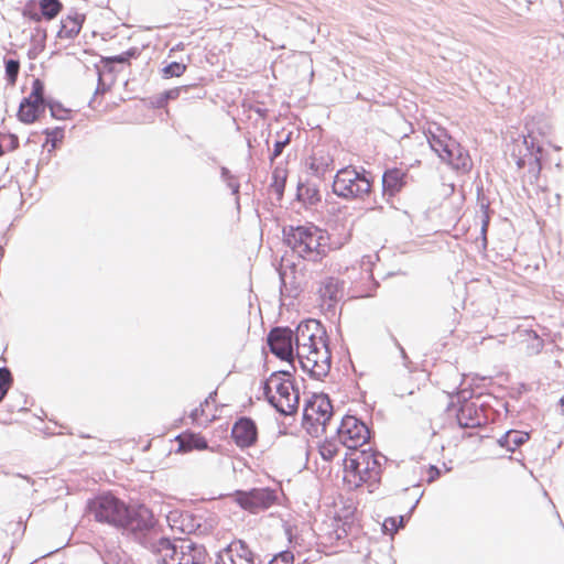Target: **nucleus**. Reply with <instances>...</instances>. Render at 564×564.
Returning a JSON list of instances; mask_svg holds the SVG:
<instances>
[{"mask_svg": "<svg viewBox=\"0 0 564 564\" xmlns=\"http://www.w3.org/2000/svg\"><path fill=\"white\" fill-rule=\"evenodd\" d=\"M318 452L323 459L329 462L337 456L339 452V446L337 442L334 440H324L318 445Z\"/></svg>", "mask_w": 564, "mask_h": 564, "instance_id": "28", "label": "nucleus"}, {"mask_svg": "<svg viewBox=\"0 0 564 564\" xmlns=\"http://www.w3.org/2000/svg\"><path fill=\"white\" fill-rule=\"evenodd\" d=\"M84 17L79 14L67 15L61 21V29L58 31L59 39H74L78 35L83 28Z\"/></svg>", "mask_w": 564, "mask_h": 564, "instance_id": "23", "label": "nucleus"}, {"mask_svg": "<svg viewBox=\"0 0 564 564\" xmlns=\"http://www.w3.org/2000/svg\"><path fill=\"white\" fill-rule=\"evenodd\" d=\"M23 15L30 18L31 20L35 22H40L42 20V13H37L36 11H32L30 6H26V8L23 11Z\"/></svg>", "mask_w": 564, "mask_h": 564, "instance_id": "36", "label": "nucleus"}, {"mask_svg": "<svg viewBox=\"0 0 564 564\" xmlns=\"http://www.w3.org/2000/svg\"><path fill=\"white\" fill-rule=\"evenodd\" d=\"M381 457L371 451H354L343 462V481L349 489L366 487L372 492L381 481Z\"/></svg>", "mask_w": 564, "mask_h": 564, "instance_id": "3", "label": "nucleus"}, {"mask_svg": "<svg viewBox=\"0 0 564 564\" xmlns=\"http://www.w3.org/2000/svg\"><path fill=\"white\" fill-rule=\"evenodd\" d=\"M3 154H4V151H3L2 144L0 143V156H2Z\"/></svg>", "mask_w": 564, "mask_h": 564, "instance_id": "44", "label": "nucleus"}, {"mask_svg": "<svg viewBox=\"0 0 564 564\" xmlns=\"http://www.w3.org/2000/svg\"><path fill=\"white\" fill-rule=\"evenodd\" d=\"M371 181L352 166L340 169L334 178V193L344 198H361L371 192Z\"/></svg>", "mask_w": 564, "mask_h": 564, "instance_id": "7", "label": "nucleus"}, {"mask_svg": "<svg viewBox=\"0 0 564 564\" xmlns=\"http://www.w3.org/2000/svg\"><path fill=\"white\" fill-rule=\"evenodd\" d=\"M178 444L177 453H188L192 451L207 449L208 443L199 433L183 432L175 437Z\"/></svg>", "mask_w": 564, "mask_h": 564, "instance_id": "22", "label": "nucleus"}, {"mask_svg": "<svg viewBox=\"0 0 564 564\" xmlns=\"http://www.w3.org/2000/svg\"><path fill=\"white\" fill-rule=\"evenodd\" d=\"M43 133L45 134V141L42 147L50 153L55 151L65 138V130L62 127L47 128L43 130Z\"/></svg>", "mask_w": 564, "mask_h": 564, "instance_id": "26", "label": "nucleus"}, {"mask_svg": "<svg viewBox=\"0 0 564 564\" xmlns=\"http://www.w3.org/2000/svg\"><path fill=\"white\" fill-rule=\"evenodd\" d=\"M290 142V137L288 135L285 140L283 141H278L275 142L274 144V149H273V158H276L279 156L282 151H283V148Z\"/></svg>", "mask_w": 564, "mask_h": 564, "instance_id": "37", "label": "nucleus"}, {"mask_svg": "<svg viewBox=\"0 0 564 564\" xmlns=\"http://www.w3.org/2000/svg\"><path fill=\"white\" fill-rule=\"evenodd\" d=\"M197 414H198V410L196 409V410L192 413V419H193V421H197Z\"/></svg>", "mask_w": 564, "mask_h": 564, "instance_id": "42", "label": "nucleus"}, {"mask_svg": "<svg viewBox=\"0 0 564 564\" xmlns=\"http://www.w3.org/2000/svg\"><path fill=\"white\" fill-rule=\"evenodd\" d=\"M410 180L409 170L393 166L387 169L382 175L383 195L394 197L405 188Z\"/></svg>", "mask_w": 564, "mask_h": 564, "instance_id": "18", "label": "nucleus"}, {"mask_svg": "<svg viewBox=\"0 0 564 564\" xmlns=\"http://www.w3.org/2000/svg\"><path fill=\"white\" fill-rule=\"evenodd\" d=\"M40 9L43 19L50 21L61 13L63 3L59 0H40Z\"/></svg>", "mask_w": 564, "mask_h": 564, "instance_id": "27", "label": "nucleus"}, {"mask_svg": "<svg viewBox=\"0 0 564 564\" xmlns=\"http://www.w3.org/2000/svg\"><path fill=\"white\" fill-rule=\"evenodd\" d=\"M99 104H100V102L98 101V93H97V94L91 98V100H90V106H91L93 108H95V109H96V108H98Z\"/></svg>", "mask_w": 564, "mask_h": 564, "instance_id": "40", "label": "nucleus"}, {"mask_svg": "<svg viewBox=\"0 0 564 564\" xmlns=\"http://www.w3.org/2000/svg\"><path fill=\"white\" fill-rule=\"evenodd\" d=\"M182 89H186V87H175L161 94L156 98V107L165 108L170 100H175L180 97Z\"/></svg>", "mask_w": 564, "mask_h": 564, "instance_id": "29", "label": "nucleus"}, {"mask_svg": "<svg viewBox=\"0 0 564 564\" xmlns=\"http://www.w3.org/2000/svg\"><path fill=\"white\" fill-rule=\"evenodd\" d=\"M180 521L178 529L186 534H195L197 536H207L215 532L218 527V518L213 513H194L183 511L173 513V521Z\"/></svg>", "mask_w": 564, "mask_h": 564, "instance_id": "9", "label": "nucleus"}, {"mask_svg": "<svg viewBox=\"0 0 564 564\" xmlns=\"http://www.w3.org/2000/svg\"><path fill=\"white\" fill-rule=\"evenodd\" d=\"M12 376L9 369L0 368V402L3 400L12 384Z\"/></svg>", "mask_w": 564, "mask_h": 564, "instance_id": "32", "label": "nucleus"}, {"mask_svg": "<svg viewBox=\"0 0 564 564\" xmlns=\"http://www.w3.org/2000/svg\"><path fill=\"white\" fill-rule=\"evenodd\" d=\"M530 434L522 431H509L500 440L499 444L508 451L514 452L519 446L528 442Z\"/></svg>", "mask_w": 564, "mask_h": 564, "instance_id": "25", "label": "nucleus"}, {"mask_svg": "<svg viewBox=\"0 0 564 564\" xmlns=\"http://www.w3.org/2000/svg\"><path fill=\"white\" fill-rule=\"evenodd\" d=\"M186 70V65L177 62H172L162 69L164 78L180 77Z\"/></svg>", "mask_w": 564, "mask_h": 564, "instance_id": "31", "label": "nucleus"}, {"mask_svg": "<svg viewBox=\"0 0 564 564\" xmlns=\"http://www.w3.org/2000/svg\"><path fill=\"white\" fill-rule=\"evenodd\" d=\"M23 410H26V401H24V404L18 409V411H23Z\"/></svg>", "mask_w": 564, "mask_h": 564, "instance_id": "43", "label": "nucleus"}, {"mask_svg": "<svg viewBox=\"0 0 564 564\" xmlns=\"http://www.w3.org/2000/svg\"><path fill=\"white\" fill-rule=\"evenodd\" d=\"M441 475V471L437 467L435 466H430L427 469H426V479L429 482H432L434 480H436Z\"/></svg>", "mask_w": 564, "mask_h": 564, "instance_id": "35", "label": "nucleus"}, {"mask_svg": "<svg viewBox=\"0 0 564 564\" xmlns=\"http://www.w3.org/2000/svg\"><path fill=\"white\" fill-rule=\"evenodd\" d=\"M158 553L162 564H204L208 556L203 545L188 539H161Z\"/></svg>", "mask_w": 564, "mask_h": 564, "instance_id": "5", "label": "nucleus"}, {"mask_svg": "<svg viewBox=\"0 0 564 564\" xmlns=\"http://www.w3.org/2000/svg\"><path fill=\"white\" fill-rule=\"evenodd\" d=\"M89 509L96 521L123 528L126 514H128V505L113 495L97 496L91 500Z\"/></svg>", "mask_w": 564, "mask_h": 564, "instance_id": "8", "label": "nucleus"}, {"mask_svg": "<svg viewBox=\"0 0 564 564\" xmlns=\"http://www.w3.org/2000/svg\"><path fill=\"white\" fill-rule=\"evenodd\" d=\"M293 554L286 551L274 556L269 564H293Z\"/></svg>", "mask_w": 564, "mask_h": 564, "instance_id": "34", "label": "nucleus"}, {"mask_svg": "<svg viewBox=\"0 0 564 564\" xmlns=\"http://www.w3.org/2000/svg\"><path fill=\"white\" fill-rule=\"evenodd\" d=\"M20 72V63L15 59L6 61V77L9 85L14 86Z\"/></svg>", "mask_w": 564, "mask_h": 564, "instance_id": "30", "label": "nucleus"}, {"mask_svg": "<svg viewBox=\"0 0 564 564\" xmlns=\"http://www.w3.org/2000/svg\"><path fill=\"white\" fill-rule=\"evenodd\" d=\"M284 235L291 249L311 262L322 261L329 252L341 249L351 239V230L345 226L336 234L313 224L291 226Z\"/></svg>", "mask_w": 564, "mask_h": 564, "instance_id": "1", "label": "nucleus"}, {"mask_svg": "<svg viewBox=\"0 0 564 564\" xmlns=\"http://www.w3.org/2000/svg\"><path fill=\"white\" fill-rule=\"evenodd\" d=\"M2 423H6V424H11L12 421H1Z\"/></svg>", "mask_w": 564, "mask_h": 564, "instance_id": "47", "label": "nucleus"}, {"mask_svg": "<svg viewBox=\"0 0 564 564\" xmlns=\"http://www.w3.org/2000/svg\"><path fill=\"white\" fill-rule=\"evenodd\" d=\"M231 437L240 448L253 446L258 440L254 421L249 417H240L231 429Z\"/></svg>", "mask_w": 564, "mask_h": 564, "instance_id": "19", "label": "nucleus"}, {"mask_svg": "<svg viewBox=\"0 0 564 564\" xmlns=\"http://www.w3.org/2000/svg\"><path fill=\"white\" fill-rule=\"evenodd\" d=\"M332 159L328 153L317 150L308 159L310 170L316 175H323L330 166Z\"/></svg>", "mask_w": 564, "mask_h": 564, "instance_id": "24", "label": "nucleus"}, {"mask_svg": "<svg viewBox=\"0 0 564 564\" xmlns=\"http://www.w3.org/2000/svg\"><path fill=\"white\" fill-rule=\"evenodd\" d=\"M427 141L433 151L447 164L456 170L467 171L470 165V158L460 144L457 143L447 132L436 127L435 130L430 129Z\"/></svg>", "mask_w": 564, "mask_h": 564, "instance_id": "6", "label": "nucleus"}, {"mask_svg": "<svg viewBox=\"0 0 564 564\" xmlns=\"http://www.w3.org/2000/svg\"><path fill=\"white\" fill-rule=\"evenodd\" d=\"M44 110V83L35 78L30 95L20 102L17 117L21 122L31 124L39 120Z\"/></svg>", "mask_w": 564, "mask_h": 564, "instance_id": "10", "label": "nucleus"}, {"mask_svg": "<svg viewBox=\"0 0 564 564\" xmlns=\"http://www.w3.org/2000/svg\"><path fill=\"white\" fill-rule=\"evenodd\" d=\"M155 522L152 510L145 505L128 506V514H126L123 528L142 531L153 528Z\"/></svg>", "mask_w": 564, "mask_h": 564, "instance_id": "16", "label": "nucleus"}, {"mask_svg": "<svg viewBox=\"0 0 564 564\" xmlns=\"http://www.w3.org/2000/svg\"><path fill=\"white\" fill-rule=\"evenodd\" d=\"M3 139L9 140V150L13 151L19 148V139L14 134H4Z\"/></svg>", "mask_w": 564, "mask_h": 564, "instance_id": "38", "label": "nucleus"}, {"mask_svg": "<svg viewBox=\"0 0 564 564\" xmlns=\"http://www.w3.org/2000/svg\"><path fill=\"white\" fill-rule=\"evenodd\" d=\"M332 415L333 406L326 395L315 394L305 403L303 419L305 423L312 426L321 425L325 427Z\"/></svg>", "mask_w": 564, "mask_h": 564, "instance_id": "14", "label": "nucleus"}, {"mask_svg": "<svg viewBox=\"0 0 564 564\" xmlns=\"http://www.w3.org/2000/svg\"><path fill=\"white\" fill-rule=\"evenodd\" d=\"M239 505L252 512L267 509L274 502V496L267 489H254L239 496Z\"/></svg>", "mask_w": 564, "mask_h": 564, "instance_id": "20", "label": "nucleus"}, {"mask_svg": "<svg viewBox=\"0 0 564 564\" xmlns=\"http://www.w3.org/2000/svg\"><path fill=\"white\" fill-rule=\"evenodd\" d=\"M488 225H489V215L487 214V212H485L484 218H482V228H481L484 234H486Z\"/></svg>", "mask_w": 564, "mask_h": 564, "instance_id": "39", "label": "nucleus"}, {"mask_svg": "<svg viewBox=\"0 0 564 564\" xmlns=\"http://www.w3.org/2000/svg\"><path fill=\"white\" fill-rule=\"evenodd\" d=\"M355 511L356 509L352 506H347L344 508L343 516H334L330 523L327 524L326 532L323 534L326 546H335L339 541L348 536L355 523Z\"/></svg>", "mask_w": 564, "mask_h": 564, "instance_id": "12", "label": "nucleus"}, {"mask_svg": "<svg viewBox=\"0 0 564 564\" xmlns=\"http://www.w3.org/2000/svg\"><path fill=\"white\" fill-rule=\"evenodd\" d=\"M337 436L340 443L356 449L365 445L370 438L368 426L354 415H345L337 430Z\"/></svg>", "mask_w": 564, "mask_h": 564, "instance_id": "11", "label": "nucleus"}, {"mask_svg": "<svg viewBox=\"0 0 564 564\" xmlns=\"http://www.w3.org/2000/svg\"><path fill=\"white\" fill-rule=\"evenodd\" d=\"M263 391L267 400L282 414L296 413L300 405V392L294 384V377L289 370L275 371L264 381Z\"/></svg>", "mask_w": 564, "mask_h": 564, "instance_id": "4", "label": "nucleus"}, {"mask_svg": "<svg viewBox=\"0 0 564 564\" xmlns=\"http://www.w3.org/2000/svg\"><path fill=\"white\" fill-rule=\"evenodd\" d=\"M345 282L339 278L328 275L317 282L316 301L321 307H334L341 299Z\"/></svg>", "mask_w": 564, "mask_h": 564, "instance_id": "15", "label": "nucleus"}, {"mask_svg": "<svg viewBox=\"0 0 564 564\" xmlns=\"http://www.w3.org/2000/svg\"><path fill=\"white\" fill-rule=\"evenodd\" d=\"M268 345L270 351L283 361H288L291 368L295 370L294 349H293V332L290 328L276 327L268 335Z\"/></svg>", "mask_w": 564, "mask_h": 564, "instance_id": "13", "label": "nucleus"}, {"mask_svg": "<svg viewBox=\"0 0 564 564\" xmlns=\"http://www.w3.org/2000/svg\"><path fill=\"white\" fill-rule=\"evenodd\" d=\"M218 564H254V554L245 541L235 540L223 551Z\"/></svg>", "mask_w": 564, "mask_h": 564, "instance_id": "17", "label": "nucleus"}, {"mask_svg": "<svg viewBox=\"0 0 564 564\" xmlns=\"http://www.w3.org/2000/svg\"><path fill=\"white\" fill-rule=\"evenodd\" d=\"M2 256H3V250H2V248L0 247V259L2 258Z\"/></svg>", "mask_w": 564, "mask_h": 564, "instance_id": "46", "label": "nucleus"}, {"mask_svg": "<svg viewBox=\"0 0 564 564\" xmlns=\"http://www.w3.org/2000/svg\"><path fill=\"white\" fill-rule=\"evenodd\" d=\"M560 412L564 414V394L561 397L558 402Z\"/></svg>", "mask_w": 564, "mask_h": 564, "instance_id": "41", "label": "nucleus"}, {"mask_svg": "<svg viewBox=\"0 0 564 564\" xmlns=\"http://www.w3.org/2000/svg\"><path fill=\"white\" fill-rule=\"evenodd\" d=\"M113 61L123 62L124 59L122 57H116V58H113Z\"/></svg>", "mask_w": 564, "mask_h": 564, "instance_id": "45", "label": "nucleus"}, {"mask_svg": "<svg viewBox=\"0 0 564 564\" xmlns=\"http://www.w3.org/2000/svg\"><path fill=\"white\" fill-rule=\"evenodd\" d=\"M402 525H403V518L402 517H399V518H395V517L387 518L384 520V522H383L384 530L391 532L392 534L395 533L398 531V529L401 528Z\"/></svg>", "mask_w": 564, "mask_h": 564, "instance_id": "33", "label": "nucleus"}, {"mask_svg": "<svg viewBox=\"0 0 564 564\" xmlns=\"http://www.w3.org/2000/svg\"><path fill=\"white\" fill-rule=\"evenodd\" d=\"M456 417L458 424L465 429L479 427L485 423L481 409L473 401L463 402Z\"/></svg>", "mask_w": 564, "mask_h": 564, "instance_id": "21", "label": "nucleus"}, {"mask_svg": "<svg viewBox=\"0 0 564 564\" xmlns=\"http://www.w3.org/2000/svg\"><path fill=\"white\" fill-rule=\"evenodd\" d=\"M296 358L303 371L314 379L329 373L332 355L328 348L326 330L316 319H308L297 326Z\"/></svg>", "mask_w": 564, "mask_h": 564, "instance_id": "2", "label": "nucleus"}]
</instances>
